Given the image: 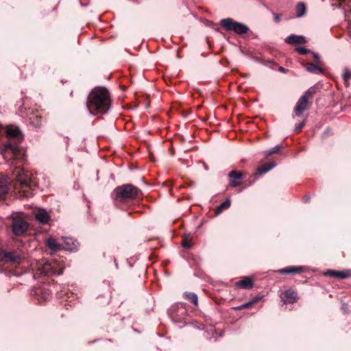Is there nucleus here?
<instances>
[{"label":"nucleus","instance_id":"20e7f679","mask_svg":"<svg viewBox=\"0 0 351 351\" xmlns=\"http://www.w3.org/2000/svg\"><path fill=\"white\" fill-rule=\"evenodd\" d=\"M114 199L119 202L133 200L142 195L141 191L132 184H124L114 189Z\"/></svg>","mask_w":351,"mask_h":351},{"label":"nucleus","instance_id":"6ab92c4d","mask_svg":"<svg viewBox=\"0 0 351 351\" xmlns=\"http://www.w3.org/2000/svg\"><path fill=\"white\" fill-rule=\"evenodd\" d=\"M305 69L306 71L315 74H321L323 73V69L321 67L311 62L306 64Z\"/></svg>","mask_w":351,"mask_h":351},{"label":"nucleus","instance_id":"dca6fc26","mask_svg":"<svg viewBox=\"0 0 351 351\" xmlns=\"http://www.w3.org/2000/svg\"><path fill=\"white\" fill-rule=\"evenodd\" d=\"M35 219L40 223L46 224L49 222L50 217L47 212L40 209L35 214Z\"/></svg>","mask_w":351,"mask_h":351},{"label":"nucleus","instance_id":"f704fd0d","mask_svg":"<svg viewBox=\"0 0 351 351\" xmlns=\"http://www.w3.org/2000/svg\"><path fill=\"white\" fill-rule=\"evenodd\" d=\"M49 297V294H48L47 295L45 296V300H47V298Z\"/></svg>","mask_w":351,"mask_h":351},{"label":"nucleus","instance_id":"7ed1b4c3","mask_svg":"<svg viewBox=\"0 0 351 351\" xmlns=\"http://www.w3.org/2000/svg\"><path fill=\"white\" fill-rule=\"evenodd\" d=\"M33 269L36 270L34 274V276H51L53 275L59 276L63 273L64 265L62 263L56 259H51V261L43 259L36 263Z\"/></svg>","mask_w":351,"mask_h":351},{"label":"nucleus","instance_id":"0eeeda50","mask_svg":"<svg viewBox=\"0 0 351 351\" xmlns=\"http://www.w3.org/2000/svg\"><path fill=\"white\" fill-rule=\"evenodd\" d=\"M313 95V93L309 89L298 99L294 108L295 114L297 117H301L304 111L308 110L311 106L308 99Z\"/></svg>","mask_w":351,"mask_h":351},{"label":"nucleus","instance_id":"f257e3e1","mask_svg":"<svg viewBox=\"0 0 351 351\" xmlns=\"http://www.w3.org/2000/svg\"><path fill=\"white\" fill-rule=\"evenodd\" d=\"M86 107L91 114H106L111 107L108 90L104 87L93 88L88 95Z\"/></svg>","mask_w":351,"mask_h":351},{"label":"nucleus","instance_id":"ddd939ff","mask_svg":"<svg viewBox=\"0 0 351 351\" xmlns=\"http://www.w3.org/2000/svg\"><path fill=\"white\" fill-rule=\"evenodd\" d=\"M6 135L8 137L12 139H16L19 141H21L23 139L21 132L18 127L8 128L6 129Z\"/></svg>","mask_w":351,"mask_h":351},{"label":"nucleus","instance_id":"5701e85b","mask_svg":"<svg viewBox=\"0 0 351 351\" xmlns=\"http://www.w3.org/2000/svg\"><path fill=\"white\" fill-rule=\"evenodd\" d=\"M231 204V202L229 199H226L225 202L220 204L216 210V213L219 214L223 210L228 209Z\"/></svg>","mask_w":351,"mask_h":351},{"label":"nucleus","instance_id":"2f4dec72","mask_svg":"<svg viewBox=\"0 0 351 351\" xmlns=\"http://www.w3.org/2000/svg\"><path fill=\"white\" fill-rule=\"evenodd\" d=\"M311 53H312V55H313V56L316 63L317 64H319V62H320V58H319V55L317 53H316L315 52H312V51H311Z\"/></svg>","mask_w":351,"mask_h":351},{"label":"nucleus","instance_id":"7c9ffc66","mask_svg":"<svg viewBox=\"0 0 351 351\" xmlns=\"http://www.w3.org/2000/svg\"><path fill=\"white\" fill-rule=\"evenodd\" d=\"M305 125V121H304L302 123H298L295 125V132H300L301 130V129Z\"/></svg>","mask_w":351,"mask_h":351},{"label":"nucleus","instance_id":"6e6552de","mask_svg":"<svg viewBox=\"0 0 351 351\" xmlns=\"http://www.w3.org/2000/svg\"><path fill=\"white\" fill-rule=\"evenodd\" d=\"M12 229L16 236L23 234L28 229L29 224L21 216L15 215L12 218Z\"/></svg>","mask_w":351,"mask_h":351},{"label":"nucleus","instance_id":"9d476101","mask_svg":"<svg viewBox=\"0 0 351 351\" xmlns=\"http://www.w3.org/2000/svg\"><path fill=\"white\" fill-rule=\"evenodd\" d=\"M230 178V186L231 187H237L243 183V174L242 172L237 171L235 170L231 171L228 173Z\"/></svg>","mask_w":351,"mask_h":351},{"label":"nucleus","instance_id":"f3484780","mask_svg":"<svg viewBox=\"0 0 351 351\" xmlns=\"http://www.w3.org/2000/svg\"><path fill=\"white\" fill-rule=\"evenodd\" d=\"M285 41L290 45L303 44L306 43V40L304 36L297 35H290L287 36Z\"/></svg>","mask_w":351,"mask_h":351},{"label":"nucleus","instance_id":"a878e982","mask_svg":"<svg viewBox=\"0 0 351 351\" xmlns=\"http://www.w3.org/2000/svg\"><path fill=\"white\" fill-rule=\"evenodd\" d=\"M343 80L346 86H348V82L351 80V71L348 69L343 70Z\"/></svg>","mask_w":351,"mask_h":351},{"label":"nucleus","instance_id":"39448f33","mask_svg":"<svg viewBox=\"0 0 351 351\" xmlns=\"http://www.w3.org/2000/svg\"><path fill=\"white\" fill-rule=\"evenodd\" d=\"M220 25L226 31H232L239 35L247 34L250 29L244 23L234 21L231 18H226L221 20Z\"/></svg>","mask_w":351,"mask_h":351},{"label":"nucleus","instance_id":"c85d7f7f","mask_svg":"<svg viewBox=\"0 0 351 351\" xmlns=\"http://www.w3.org/2000/svg\"><path fill=\"white\" fill-rule=\"evenodd\" d=\"M182 245L184 248H189L191 245L190 239L186 237L184 238L182 241Z\"/></svg>","mask_w":351,"mask_h":351},{"label":"nucleus","instance_id":"4468645a","mask_svg":"<svg viewBox=\"0 0 351 351\" xmlns=\"http://www.w3.org/2000/svg\"><path fill=\"white\" fill-rule=\"evenodd\" d=\"M304 271V268L301 266H289L280 269L278 272L280 274H295Z\"/></svg>","mask_w":351,"mask_h":351},{"label":"nucleus","instance_id":"1a4fd4ad","mask_svg":"<svg viewBox=\"0 0 351 351\" xmlns=\"http://www.w3.org/2000/svg\"><path fill=\"white\" fill-rule=\"evenodd\" d=\"M5 154L10 155L14 160L23 159L25 152L16 143L7 142L4 144Z\"/></svg>","mask_w":351,"mask_h":351},{"label":"nucleus","instance_id":"423d86ee","mask_svg":"<svg viewBox=\"0 0 351 351\" xmlns=\"http://www.w3.org/2000/svg\"><path fill=\"white\" fill-rule=\"evenodd\" d=\"M23 258V257L19 252H8L0 249V263L1 264H20Z\"/></svg>","mask_w":351,"mask_h":351},{"label":"nucleus","instance_id":"f03ea898","mask_svg":"<svg viewBox=\"0 0 351 351\" xmlns=\"http://www.w3.org/2000/svg\"><path fill=\"white\" fill-rule=\"evenodd\" d=\"M14 188L18 190L19 198H28L33 195L34 182L31 174L23 169L16 167L12 171Z\"/></svg>","mask_w":351,"mask_h":351},{"label":"nucleus","instance_id":"393cba45","mask_svg":"<svg viewBox=\"0 0 351 351\" xmlns=\"http://www.w3.org/2000/svg\"><path fill=\"white\" fill-rule=\"evenodd\" d=\"M258 300V298H254V299L252 300L251 301L244 303L239 306L234 307V308L235 310H243V309L248 308L250 306H252V304H254Z\"/></svg>","mask_w":351,"mask_h":351},{"label":"nucleus","instance_id":"f8f14e48","mask_svg":"<svg viewBox=\"0 0 351 351\" xmlns=\"http://www.w3.org/2000/svg\"><path fill=\"white\" fill-rule=\"evenodd\" d=\"M326 274L339 279H346L351 277V270L345 269L342 271H337L329 269L327 271Z\"/></svg>","mask_w":351,"mask_h":351},{"label":"nucleus","instance_id":"9b49d317","mask_svg":"<svg viewBox=\"0 0 351 351\" xmlns=\"http://www.w3.org/2000/svg\"><path fill=\"white\" fill-rule=\"evenodd\" d=\"M280 298L282 301L285 303H289V304H293L297 301L298 299V294L297 293L292 290V289H288L286 290L280 294Z\"/></svg>","mask_w":351,"mask_h":351},{"label":"nucleus","instance_id":"aec40b11","mask_svg":"<svg viewBox=\"0 0 351 351\" xmlns=\"http://www.w3.org/2000/svg\"><path fill=\"white\" fill-rule=\"evenodd\" d=\"M46 243L47 247L53 251H58L60 250V245L57 243L56 239L53 238L48 239Z\"/></svg>","mask_w":351,"mask_h":351},{"label":"nucleus","instance_id":"4be33fe9","mask_svg":"<svg viewBox=\"0 0 351 351\" xmlns=\"http://www.w3.org/2000/svg\"><path fill=\"white\" fill-rule=\"evenodd\" d=\"M274 166H275V164H271V163H267L264 165H262L257 169V173H258V174L265 173L268 172L269 170H271L273 167H274Z\"/></svg>","mask_w":351,"mask_h":351},{"label":"nucleus","instance_id":"473e14b6","mask_svg":"<svg viewBox=\"0 0 351 351\" xmlns=\"http://www.w3.org/2000/svg\"><path fill=\"white\" fill-rule=\"evenodd\" d=\"M274 20L276 23H278L280 20V15L278 14H274Z\"/></svg>","mask_w":351,"mask_h":351},{"label":"nucleus","instance_id":"cd10ccee","mask_svg":"<svg viewBox=\"0 0 351 351\" xmlns=\"http://www.w3.org/2000/svg\"><path fill=\"white\" fill-rule=\"evenodd\" d=\"M296 51L300 53V54H302V55H304V54H307V53H311V51L308 49H306L304 47H298L296 49Z\"/></svg>","mask_w":351,"mask_h":351},{"label":"nucleus","instance_id":"72a5a7b5","mask_svg":"<svg viewBox=\"0 0 351 351\" xmlns=\"http://www.w3.org/2000/svg\"><path fill=\"white\" fill-rule=\"evenodd\" d=\"M278 71H280V72L285 73L286 69L284 67H282V66H280L278 68Z\"/></svg>","mask_w":351,"mask_h":351},{"label":"nucleus","instance_id":"412c9836","mask_svg":"<svg viewBox=\"0 0 351 351\" xmlns=\"http://www.w3.org/2000/svg\"><path fill=\"white\" fill-rule=\"evenodd\" d=\"M306 6L303 3H299L295 8L297 17H302L306 14Z\"/></svg>","mask_w":351,"mask_h":351},{"label":"nucleus","instance_id":"b1692460","mask_svg":"<svg viewBox=\"0 0 351 351\" xmlns=\"http://www.w3.org/2000/svg\"><path fill=\"white\" fill-rule=\"evenodd\" d=\"M184 297L186 300L191 302L195 306L197 305V295L195 293L186 292L184 293Z\"/></svg>","mask_w":351,"mask_h":351},{"label":"nucleus","instance_id":"2eb2a0df","mask_svg":"<svg viewBox=\"0 0 351 351\" xmlns=\"http://www.w3.org/2000/svg\"><path fill=\"white\" fill-rule=\"evenodd\" d=\"M64 246L66 250L73 251L77 250L78 246L77 241L71 237H64Z\"/></svg>","mask_w":351,"mask_h":351},{"label":"nucleus","instance_id":"c756f323","mask_svg":"<svg viewBox=\"0 0 351 351\" xmlns=\"http://www.w3.org/2000/svg\"><path fill=\"white\" fill-rule=\"evenodd\" d=\"M8 191V187L6 184H0V197L5 194Z\"/></svg>","mask_w":351,"mask_h":351},{"label":"nucleus","instance_id":"a211bd4d","mask_svg":"<svg viewBox=\"0 0 351 351\" xmlns=\"http://www.w3.org/2000/svg\"><path fill=\"white\" fill-rule=\"evenodd\" d=\"M236 286L240 289H250L254 286L253 282L250 278L246 277L236 282Z\"/></svg>","mask_w":351,"mask_h":351},{"label":"nucleus","instance_id":"bb28decb","mask_svg":"<svg viewBox=\"0 0 351 351\" xmlns=\"http://www.w3.org/2000/svg\"><path fill=\"white\" fill-rule=\"evenodd\" d=\"M281 148H282V147L280 145H277L275 147H274L273 148L265 151L264 152L265 155L266 156H269L274 154L278 153L280 152V150L281 149Z\"/></svg>","mask_w":351,"mask_h":351}]
</instances>
